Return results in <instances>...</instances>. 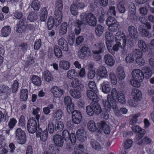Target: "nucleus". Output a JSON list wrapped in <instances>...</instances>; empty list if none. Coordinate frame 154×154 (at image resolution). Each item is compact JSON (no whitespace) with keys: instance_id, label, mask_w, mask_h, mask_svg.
Returning a JSON list of instances; mask_svg holds the SVG:
<instances>
[{"instance_id":"nucleus-55","label":"nucleus","mask_w":154,"mask_h":154,"mask_svg":"<svg viewBox=\"0 0 154 154\" xmlns=\"http://www.w3.org/2000/svg\"><path fill=\"white\" fill-rule=\"evenodd\" d=\"M118 23L116 19L111 16L108 17L106 20V24L108 26Z\"/></svg>"},{"instance_id":"nucleus-7","label":"nucleus","mask_w":154,"mask_h":154,"mask_svg":"<svg viewBox=\"0 0 154 154\" xmlns=\"http://www.w3.org/2000/svg\"><path fill=\"white\" fill-rule=\"evenodd\" d=\"M54 17L50 16L48 19L47 25L49 30L51 29L54 26H59L61 22L62 16L61 15H55Z\"/></svg>"},{"instance_id":"nucleus-43","label":"nucleus","mask_w":154,"mask_h":154,"mask_svg":"<svg viewBox=\"0 0 154 154\" xmlns=\"http://www.w3.org/2000/svg\"><path fill=\"white\" fill-rule=\"evenodd\" d=\"M90 143L92 147L97 150H99L101 149V146L99 143L94 139H91L90 141Z\"/></svg>"},{"instance_id":"nucleus-37","label":"nucleus","mask_w":154,"mask_h":154,"mask_svg":"<svg viewBox=\"0 0 154 154\" xmlns=\"http://www.w3.org/2000/svg\"><path fill=\"white\" fill-rule=\"evenodd\" d=\"M11 28L9 26H4L1 30L2 36L4 37L8 36L11 33Z\"/></svg>"},{"instance_id":"nucleus-17","label":"nucleus","mask_w":154,"mask_h":154,"mask_svg":"<svg viewBox=\"0 0 154 154\" xmlns=\"http://www.w3.org/2000/svg\"><path fill=\"white\" fill-rule=\"evenodd\" d=\"M26 20L23 18L17 23V24L16 31L18 33H21L26 29Z\"/></svg>"},{"instance_id":"nucleus-1","label":"nucleus","mask_w":154,"mask_h":154,"mask_svg":"<svg viewBox=\"0 0 154 154\" xmlns=\"http://www.w3.org/2000/svg\"><path fill=\"white\" fill-rule=\"evenodd\" d=\"M97 127L95 122L93 120H91L88 123V128L89 130L92 132L96 131L98 133H100L102 131L106 134L110 133V129L108 125L105 121H101L97 123Z\"/></svg>"},{"instance_id":"nucleus-16","label":"nucleus","mask_w":154,"mask_h":154,"mask_svg":"<svg viewBox=\"0 0 154 154\" xmlns=\"http://www.w3.org/2000/svg\"><path fill=\"white\" fill-rule=\"evenodd\" d=\"M128 30L131 38L135 41L138 40V32L137 28L134 26L131 25L128 27Z\"/></svg>"},{"instance_id":"nucleus-24","label":"nucleus","mask_w":154,"mask_h":154,"mask_svg":"<svg viewBox=\"0 0 154 154\" xmlns=\"http://www.w3.org/2000/svg\"><path fill=\"white\" fill-rule=\"evenodd\" d=\"M131 94L133 96V99L136 101H139L141 100L142 97L141 93L137 88L132 89Z\"/></svg>"},{"instance_id":"nucleus-45","label":"nucleus","mask_w":154,"mask_h":154,"mask_svg":"<svg viewBox=\"0 0 154 154\" xmlns=\"http://www.w3.org/2000/svg\"><path fill=\"white\" fill-rule=\"evenodd\" d=\"M143 70L144 73V77L149 79L151 75L152 72L151 69L147 67H145L143 68Z\"/></svg>"},{"instance_id":"nucleus-31","label":"nucleus","mask_w":154,"mask_h":154,"mask_svg":"<svg viewBox=\"0 0 154 154\" xmlns=\"http://www.w3.org/2000/svg\"><path fill=\"white\" fill-rule=\"evenodd\" d=\"M11 92V89L5 85H0V94H9Z\"/></svg>"},{"instance_id":"nucleus-42","label":"nucleus","mask_w":154,"mask_h":154,"mask_svg":"<svg viewBox=\"0 0 154 154\" xmlns=\"http://www.w3.org/2000/svg\"><path fill=\"white\" fill-rule=\"evenodd\" d=\"M80 52L83 53L85 55L91 56V53L90 48L88 45H85L82 46L80 49Z\"/></svg>"},{"instance_id":"nucleus-14","label":"nucleus","mask_w":154,"mask_h":154,"mask_svg":"<svg viewBox=\"0 0 154 154\" xmlns=\"http://www.w3.org/2000/svg\"><path fill=\"white\" fill-rule=\"evenodd\" d=\"M131 128L133 131L136 133L137 139L138 140L144 136L146 133L145 130L142 129L139 126H133Z\"/></svg>"},{"instance_id":"nucleus-25","label":"nucleus","mask_w":154,"mask_h":154,"mask_svg":"<svg viewBox=\"0 0 154 154\" xmlns=\"http://www.w3.org/2000/svg\"><path fill=\"white\" fill-rule=\"evenodd\" d=\"M81 88L71 89L69 93L75 99H79L81 97V93L80 91Z\"/></svg>"},{"instance_id":"nucleus-33","label":"nucleus","mask_w":154,"mask_h":154,"mask_svg":"<svg viewBox=\"0 0 154 154\" xmlns=\"http://www.w3.org/2000/svg\"><path fill=\"white\" fill-rule=\"evenodd\" d=\"M97 102H94L92 103V104L94 113L97 115H98L101 112L102 110L100 106Z\"/></svg>"},{"instance_id":"nucleus-15","label":"nucleus","mask_w":154,"mask_h":154,"mask_svg":"<svg viewBox=\"0 0 154 154\" xmlns=\"http://www.w3.org/2000/svg\"><path fill=\"white\" fill-rule=\"evenodd\" d=\"M51 91L53 96L55 97L59 98L63 95L64 93V90L57 86H54L51 89Z\"/></svg>"},{"instance_id":"nucleus-62","label":"nucleus","mask_w":154,"mask_h":154,"mask_svg":"<svg viewBox=\"0 0 154 154\" xmlns=\"http://www.w3.org/2000/svg\"><path fill=\"white\" fill-rule=\"evenodd\" d=\"M109 79L112 83L114 85H116L117 83V78L115 74L113 72H111L109 74Z\"/></svg>"},{"instance_id":"nucleus-32","label":"nucleus","mask_w":154,"mask_h":154,"mask_svg":"<svg viewBox=\"0 0 154 154\" xmlns=\"http://www.w3.org/2000/svg\"><path fill=\"white\" fill-rule=\"evenodd\" d=\"M138 30L140 34L142 37H147L149 35V32L145 29L144 25H140L138 28Z\"/></svg>"},{"instance_id":"nucleus-22","label":"nucleus","mask_w":154,"mask_h":154,"mask_svg":"<svg viewBox=\"0 0 154 154\" xmlns=\"http://www.w3.org/2000/svg\"><path fill=\"white\" fill-rule=\"evenodd\" d=\"M86 93L87 97L94 102L99 100V98L96 92L91 90H88Z\"/></svg>"},{"instance_id":"nucleus-40","label":"nucleus","mask_w":154,"mask_h":154,"mask_svg":"<svg viewBox=\"0 0 154 154\" xmlns=\"http://www.w3.org/2000/svg\"><path fill=\"white\" fill-rule=\"evenodd\" d=\"M37 18V14L35 11L30 12L27 18L28 20L32 22L36 21Z\"/></svg>"},{"instance_id":"nucleus-38","label":"nucleus","mask_w":154,"mask_h":154,"mask_svg":"<svg viewBox=\"0 0 154 154\" xmlns=\"http://www.w3.org/2000/svg\"><path fill=\"white\" fill-rule=\"evenodd\" d=\"M59 65L60 68L65 70H68L70 66L69 63L66 60L60 61Z\"/></svg>"},{"instance_id":"nucleus-34","label":"nucleus","mask_w":154,"mask_h":154,"mask_svg":"<svg viewBox=\"0 0 154 154\" xmlns=\"http://www.w3.org/2000/svg\"><path fill=\"white\" fill-rule=\"evenodd\" d=\"M138 45L139 48L144 52L148 50V48L146 43L143 40H139L138 42Z\"/></svg>"},{"instance_id":"nucleus-46","label":"nucleus","mask_w":154,"mask_h":154,"mask_svg":"<svg viewBox=\"0 0 154 154\" xmlns=\"http://www.w3.org/2000/svg\"><path fill=\"white\" fill-rule=\"evenodd\" d=\"M56 146L54 144H50L49 145L48 149L47 151L44 152H47V154H55L56 153L55 151L57 148Z\"/></svg>"},{"instance_id":"nucleus-51","label":"nucleus","mask_w":154,"mask_h":154,"mask_svg":"<svg viewBox=\"0 0 154 154\" xmlns=\"http://www.w3.org/2000/svg\"><path fill=\"white\" fill-rule=\"evenodd\" d=\"M125 0H121L118 5V8L119 11L121 13H124L126 9L123 5L125 3Z\"/></svg>"},{"instance_id":"nucleus-50","label":"nucleus","mask_w":154,"mask_h":154,"mask_svg":"<svg viewBox=\"0 0 154 154\" xmlns=\"http://www.w3.org/2000/svg\"><path fill=\"white\" fill-rule=\"evenodd\" d=\"M62 114L63 113L62 110L60 109H58L54 115L53 119H55L56 121H57V122H62L59 121V120L62 117Z\"/></svg>"},{"instance_id":"nucleus-3","label":"nucleus","mask_w":154,"mask_h":154,"mask_svg":"<svg viewBox=\"0 0 154 154\" xmlns=\"http://www.w3.org/2000/svg\"><path fill=\"white\" fill-rule=\"evenodd\" d=\"M116 42L119 46V47L122 49V52L126 53L127 52L126 49V38L125 35L121 32H117L115 35Z\"/></svg>"},{"instance_id":"nucleus-20","label":"nucleus","mask_w":154,"mask_h":154,"mask_svg":"<svg viewBox=\"0 0 154 154\" xmlns=\"http://www.w3.org/2000/svg\"><path fill=\"white\" fill-rule=\"evenodd\" d=\"M53 141L54 145L57 146L62 147L64 143V140L63 137L60 135L56 134L53 137Z\"/></svg>"},{"instance_id":"nucleus-56","label":"nucleus","mask_w":154,"mask_h":154,"mask_svg":"<svg viewBox=\"0 0 154 154\" xmlns=\"http://www.w3.org/2000/svg\"><path fill=\"white\" fill-rule=\"evenodd\" d=\"M134 59L135 58L132 54H127L125 60L127 63H131L134 62Z\"/></svg>"},{"instance_id":"nucleus-13","label":"nucleus","mask_w":154,"mask_h":154,"mask_svg":"<svg viewBox=\"0 0 154 154\" xmlns=\"http://www.w3.org/2000/svg\"><path fill=\"white\" fill-rule=\"evenodd\" d=\"M36 136L38 138L40 137L41 141L45 142L47 139L48 131L46 130H42L38 126V129L36 132Z\"/></svg>"},{"instance_id":"nucleus-64","label":"nucleus","mask_w":154,"mask_h":154,"mask_svg":"<svg viewBox=\"0 0 154 154\" xmlns=\"http://www.w3.org/2000/svg\"><path fill=\"white\" fill-rule=\"evenodd\" d=\"M17 122V121L14 118L10 119L8 124V127L10 128V130L11 129L14 128Z\"/></svg>"},{"instance_id":"nucleus-44","label":"nucleus","mask_w":154,"mask_h":154,"mask_svg":"<svg viewBox=\"0 0 154 154\" xmlns=\"http://www.w3.org/2000/svg\"><path fill=\"white\" fill-rule=\"evenodd\" d=\"M31 7L35 11H38L40 7V2L38 0H33L31 5Z\"/></svg>"},{"instance_id":"nucleus-30","label":"nucleus","mask_w":154,"mask_h":154,"mask_svg":"<svg viewBox=\"0 0 154 154\" xmlns=\"http://www.w3.org/2000/svg\"><path fill=\"white\" fill-rule=\"evenodd\" d=\"M105 45L103 42H100L98 43V48L95 50H93V53L100 54L103 52Z\"/></svg>"},{"instance_id":"nucleus-57","label":"nucleus","mask_w":154,"mask_h":154,"mask_svg":"<svg viewBox=\"0 0 154 154\" xmlns=\"http://www.w3.org/2000/svg\"><path fill=\"white\" fill-rule=\"evenodd\" d=\"M80 83L79 79L77 78L73 80L71 82L72 86L76 89L81 88L80 87Z\"/></svg>"},{"instance_id":"nucleus-47","label":"nucleus","mask_w":154,"mask_h":154,"mask_svg":"<svg viewBox=\"0 0 154 154\" xmlns=\"http://www.w3.org/2000/svg\"><path fill=\"white\" fill-rule=\"evenodd\" d=\"M119 23H114L113 25L108 26V29L110 32H116L119 29Z\"/></svg>"},{"instance_id":"nucleus-53","label":"nucleus","mask_w":154,"mask_h":154,"mask_svg":"<svg viewBox=\"0 0 154 154\" xmlns=\"http://www.w3.org/2000/svg\"><path fill=\"white\" fill-rule=\"evenodd\" d=\"M71 14L74 16H76L78 14V10L76 5L73 4L71 5L70 8Z\"/></svg>"},{"instance_id":"nucleus-19","label":"nucleus","mask_w":154,"mask_h":154,"mask_svg":"<svg viewBox=\"0 0 154 154\" xmlns=\"http://www.w3.org/2000/svg\"><path fill=\"white\" fill-rule=\"evenodd\" d=\"M117 76L118 79H119V83L122 85L125 84L122 81L124 79L125 77V73L123 68L121 66H118L117 69Z\"/></svg>"},{"instance_id":"nucleus-63","label":"nucleus","mask_w":154,"mask_h":154,"mask_svg":"<svg viewBox=\"0 0 154 154\" xmlns=\"http://www.w3.org/2000/svg\"><path fill=\"white\" fill-rule=\"evenodd\" d=\"M53 108L54 105L53 104H49L47 107L43 108V112L45 114L47 115L50 112V109H52Z\"/></svg>"},{"instance_id":"nucleus-39","label":"nucleus","mask_w":154,"mask_h":154,"mask_svg":"<svg viewBox=\"0 0 154 154\" xmlns=\"http://www.w3.org/2000/svg\"><path fill=\"white\" fill-rule=\"evenodd\" d=\"M48 15V11L46 8H42L40 16V20L41 21H45Z\"/></svg>"},{"instance_id":"nucleus-4","label":"nucleus","mask_w":154,"mask_h":154,"mask_svg":"<svg viewBox=\"0 0 154 154\" xmlns=\"http://www.w3.org/2000/svg\"><path fill=\"white\" fill-rule=\"evenodd\" d=\"M81 18L84 22L91 26H95L97 23V20L94 15L91 13L88 14L83 13L81 15Z\"/></svg>"},{"instance_id":"nucleus-61","label":"nucleus","mask_w":154,"mask_h":154,"mask_svg":"<svg viewBox=\"0 0 154 154\" xmlns=\"http://www.w3.org/2000/svg\"><path fill=\"white\" fill-rule=\"evenodd\" d=\"M119 46L117 43L114 45L111 49H109V52L112 54H114L115 53V52L118 51Z\"/></svg>"},{"instance_id":"nucleus-29","label":"nucleus","mask_w":154,"mask_h":154,"mask_svg":"<svg viewBox=\"0 0 154 154\" xmlns=\"http://www.w3.org/2000/svg\"><path fill=\"white\" fill-rule=\"evenodd\" d=\"M44 78L48 82L52 81L53 79V76L51 73L48 70L44 71L43 73Z\"/></svg>"},{"instance_id":"nucleus-10","label":"nucleus","mask_w":154,"mask_h":154,"mask_svg":"<svg viewBox=\"0 0 154 154\" xmlns=\"http://www.w3.org/2000/svg\"><path fill=\"white\" fill-rule=\"evenodd\" d=\"M133 79L137 81L142 82L144 78V75L142 71L139 69H134L132 72Z\"/></svg>"},{"instance_id":"nucleus-27","label":"nucleus","mask_w":154,"mask_h":154,"mask_svg":"<svg viewBox=\"0 0 154 154\" xmlns=\"http://www.w3.org/2000/svg\"><path fill=\"white\" fill-rule=\"evenodd\" d=\"M58 44L64 51H67L68 49V46L66 40L63 38H60L58 41Z\"/></svg>"},{"instance_id":"nucleus-23","label":"nucleus","mask_w":154,"mask_h":154,"mask_svg":"<svg viewBox=\"0 0 154 154\" xmlns=\"http://www.w3.org/2000/svg\"><path fill=\"white\" fill-rule=\"evenodd\" d=\"M105 63L108 66H112L114 65L115 61L113 57L109 54H106L104 56Z\"/></svg>"},{"instance_id":"nucleus-49","label":"nucleus","mask_w":154,"mask_h":154,"mask_svg":"<svg viewBox=\"0 0 154 154\" xmlns=\"http://www.w3.org/2000/svg\"><path fill=\"white\" fill-rule=\"evenodd\" d=\"M152 141V140L147 136L145 137L140 141H138L137 143L139 145L143 144H150Z\"/></svg>"},{"instance_id":"nucleus-18","label":"nucleus","mask_w":154,"mask_h":154,"mask_svg":"<svg viewBox=\"0 0 154 154\" xmlns=\"http://www.w3.org/2000/svg\"><path fill=\"white\" fill-rule=\"evenodd\" d=\"M76 134L77 138L79 141L84 142L86 140L87 135L85 131L83 129H79L76 131Z\"/></svg>"},{"instance_id":"nucleus-12","label":"nucleus","mask_w":154,"mask_h":154,"mask_svg":"<svg viewBox=\"0 0 154 154\" xmlns=\"http://www.w3.org/2000/svg\"><path fill=\"white\" fill-rule=\"evenodd\" d=\"M64 102L65 105L66 106V109L67 112L70 114L72 110H74L73 103H72V98L69 96H65L64 98Z\"/></svg>"},{"instance_id":"nucleus-36","label":"nucleus","mask_w":154,"mask_h":154,"mask_svg":"<svg viewBox=\"0 0 154 154\" xmlns=\"http://www.w3.org/2000/svg\"><path fill=\"white\" fill-rule=\"evenodd\" d=\"M129 11L128 17L131 20H132L133 17V15L136 14L135 6L132 3H131L129 6Z\"/></svg>"},{"instance_id":"nucleus-58","label":"nucleus","mask_w":154,"mask_h":154,"mask_svg":"<svg viewBox=\"0 0 154 154\" xmlns=\"http://www.w3.org/2000/svg\"><path fill=\"white\" fill-rule=\"evenodd\" d=\"M88 85L89 88L94 92L97 93L98 90L97 89L96 84L94 82L90 81L88 83Z\"/></svg>"},{"instance_id":"nucleus-5","label":"nucleus","mask_w":154,"mask_h":154,"mask_svg":"<svg viewBox=\"0 0 154 154\" xmlns=\"http://www.w3.org/2000/svg\"><path fill=\"white\" fill-rule=\"evenodd\" d=\"M64 127L63 122H57L56 120L53 119L52 122H49L48 125V130L50 134H52L54 130L59 132L63 130Z\"/></svg>"},{"instance_id":"nucleus-11","label":"nucleus","mask_w":154,"mask_h":154,"mask_svg":"<svg viewBox=\"0 0 154 154\" xmlns=\"http://www.w3.org/2000/svg\"><path fill=\"white\" fill-rule=\"evenodd\" d=\"M70 113L72 114V118L73 122L76 124H79L82 118L81 112L79 111L72 110Z\"/></svg>"},{"instance_id":"nucleus-52","label":"nucleus","mask_w":154,"mask_h":154,"mask_svg":"<svg viewBox=\"0 0 154 154\" xmlns=\"http://www.w3.org/2000/svg\"><path fill=\"white\" fill-rule=\"evenodd\" d=\"M104 31V27L100 25H97L95 27V33L98 36H100Z\"/></svg>"},{"instance_id":"nucleus-28","label":"nucleus","mask_w":154,"mask_h":154,"mask_svg":"<svg viewBox=\"0 0 154 154\" xmlns=\"http://www.w3.org/2000/svg\"><path fill=\"white\" fill-rule=\"evenodd\" d=\"M68 25L66 23L64 22L60 26L59 29V36H61L65 35L67 32Z\"/></svg>"},{"instance_id":"nucleus-41","label":"nucleus","mask_w":154,"mask_h":154,"mask_svg":"<svg viewBox=\"0 0 154 154\" xmlns=\"http://www.w3.org/2000/svg\"><path fill=\"white\" fill-rule=\"evenodd\" d=\"M31 80L32 82L36 86H39L41 84V79L37 75H33L32 77Z\"/></svg>"},{"instance_id":"nucleus-8","label":"nucleus","mask_w":154,"mask_h":154,"mask_svg":"<svg viewBox=\"0 0 154 154\" xmlns=\"http://www.w3.org/2000/svg\"><path fill=\"white\" fill-rule=\"evenodd\" d=\"M38 124H37L36 121L34 118L32 117L29 119L27 123V129L29 133L34 134L36 132L37 127L38 129Z\"/></svg>"},{"instance_id":"nucleus-6","label":"nucleus","mask_w":154,"mask_h":154,"mask_svg":"<svg viewBox=\"0 0 154 154\" xmlns=\"http://www.w3.org/2000/svg\"><path fill=\"white\" fill-rule=\"evenodd\" d=\"M110 99V98H107V101H103V106L107 111H109L112 108L116 115L118 116L119 115L120 110H119L116 103L112 101Z\"/></svg>"},{"instance_id":"nucleus-21","label":"nucleus","mask_w":154,"mask_h":154,"mask_svg":"<svg viewBox=\"0 0 154 154\" xmlns=\"http://www.w3.org/2000/svg\"><path fill=\"white\" fill-rule=\"evenodd\" d=\"M54 15H61L62 17L61 11L63 8L62 2L61 0H57L55 4Z\"/></svg>"},{"instance_id":"nucleus-9","label":"nucleus","mask_w":154,"mask_h":154,"mask_svg":"<svg viewBox=\"0 0 154 154\" xmlns=\"http://www.w3.org/2000/svg\"><path fill=\"white\" fill-rule=\"evenodd\" d=\"M15 138L20 144L25 143L26 141V135L24 131L20 128H18L15 131Z\"/></svg>"},{"instance_id":"nucleus-48","label":"nucleus","mask_w":154,"mask_h":154,"mask_svg":"<svg viewBox=\"0 0 154 154\" xmlns=\"http://www.w3.org/2000/svg\"><path fill=\"white\" fill-rule=\"evenodd\" d=\"M54 52L55 55L58 58H61L62 55V51L59 47L55 45L54 47Z\"/></svg>"},{"instance_id":"nucleus-54","label":"nucleus","mask_w":154,"mask_h":154,"mask_svg":"<svg viewBox=\"0 0 154 154\" xmlns=\"http://www.w3.org/2000/svg\"><path fill=\"white\" fill-rule=\"evenodd\" d=\"M102 91L105 93L107 94L110 91L111 88L109 85L104 83L101 84Z\"/></svg>"},{"instance_id":"nucleus-60","label":"nucleus","mask_w":154,"mask_h":154,"mask_svg":"<svg viewBox=\"0 0 154 154\" xmlns=\"http://www.w3.org/2000/svg\"><path fill=\"white\" fill-rule=\"evenodd\" d=\"M86 111L88 115L90 116H92L93 115L94 112L92 106V103L91 104V105H88L86 106Z\"/></svg>"},{"instance_id":"nucleus-35","label":"nucleus","mask_w":154,"mask_h":154,"mask_svg":"<svg viewBox=\"0 0 154 154\" xmlns=\"http://www.w3.org/2000/svg\"><path fill=\"white\" fill-rule=\"evenodd\" d=\"M28 95V90L26 89H22L20 91V98L22 101H25L27 99Z\"/></svg>"},{"instance_id":"nucleus-26","label":"nucleus","mask_w":154,"mask_h":154,"mask_svg":"<svg viewBox=\"0 0 154 154\" xmlns=\"http://www.w3.org/2000/svg\"><path fill=\"white\" fill-rule=\"evenodd\" d=\"M97 72L98 75L102 78H106L108 76L107 71L103 66H100L97 69Z\"/></svg>"},{"instance_id":"nucleus-2","label":"nucleus","mask_w":154,"mask_h":154,"mask_svg":"<svg viewBox=\"0 0 154 154\" xmlns=\"http://www.w3.org/2000/svg\"><path fill=\"white\" fill-rule=\"evenodd\" d=\"M107 98H110V100L116 103L117 100L120 103L122 104L125 103L126 102L123 93L121 91H118L115 88L112 89L111 94L108 95Z\"/></svg>"},{"instance_id":"nucleus-59","label":"nucleus","mask_w":154,"mask_h":154,"mask_svg":"<svg viewBox=\"0 0 154 154\" xmlns=\"http://www.w3.org/2000/svg\"><path fill=\"white\" fill-rule=\"evenodd\" d=\"M77 75V73L73 69L69 70L67 74L68 77L70 79H71Z\"/></svg>"}]
</instances>
